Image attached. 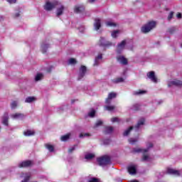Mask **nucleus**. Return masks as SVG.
<instances>
[{
  "instance_id": "f257e3e1",
  "label": "nucleus",
  "mask_w": 182,
  "mask_h": 182,
  "mask_svg": "<svg viewBox=\"0 0 182 182\" xmlns=\"http://www.w3.org/2000/svg\"><path fill=\"white\" fill-rule=\"evenodd\" d=\"M156 28V21H149L146 24L141 27V30L143 33H149L151 29Z\"/></svg>"
},
{
  "instance_id": "f03ea898",
  "label": "nucleus",
  "mask_w": 182,
  "mask_h": 182,
  "mask_svg": "<svg viewBox=\"0 0 182 182\" xmlns=\"http://www.w3.org/2000/svg\"><path fill=\"white\" fill-rule=\"evenodd\" d=\"M97 161L99 166H107V164H110V157L109 156L105 155L97 158Z\"/></svg>"
},
{
  "instance_id": "7ed1b4c3",
  "label": "nucleus",
  "mask_w": 182,
  "mask_h": 182,
  "mask_svg": "<svg viewBox=\"0 0 182 182\" xmlns=\"http://www.w3.org/2000/svg\"><path fill=\"white\" fill-rule=\"evenodd\" d=\"M58 5H60L59 1H53V3L47 1L44 6V9L46 11H52V9L56 8Z\"/></svg>"
},
{
  "instance_id": "20e7f679",
  "label": "nucleus",
  "mask_w": 182,
  "mask_h": 182,
  "mask_svg": "<svg viewBox=\"0 0 182 182\" xmlns=\"http://www.w3.org/2000/svg\"><path fill=\"white\" fill-rule=\"evenodd\" d=\"M87 71V68L85 65H81L79 70V75H78V80L83 79L85 77V75H86V72Z\"/></svg>"
},
{
  "instance_id": "39448f33",
  "label": "nucleus",
  "mask_w": 182,
  "mask_h": 182,
  "mask_svg": "<svg viewBox=\"0 0 182 182\" xmlns=\"http://www.w3.org/2000/svg\"><path fill=\"white\" fill-rule=\"evenodd\" d=\"M171 86H176L177 87H181L182 81L177 79H174L171 81H169L168 83V87H171Z\"/></svg>"
},
{
  "instance_id": "423d86ee",
  "label": "nucleus",
  "mask_w": 182,
  "mask_h": 182,
  "mask_svg": "<svg viewBox=\"0 0 182 182\" xmlns=\"http://www.w3.org/2000/svg\"><path fill=\"white\" fill-rule=\"evenodd\" d=\"M146 76L148 79H150V80H151V82H153L154 83H157V77L156 76V73H154V71L148 72L146 73Z\"/></svg>"
},
{
  "instance_id": "0eeeda50",
  "label": "nucleus",
  "mask_w": 182,
  "mask_h": 182,
  "mask_svg": "<svg viewBox=\"0 0 182 182\" xmlns=\"http://www.w3.org/2000/svg\"><path fill=\"white\" fill-rule=\"evenodd\" d=\"M100 46H103V48H109V46H112L113 43L110 41H106L105 38L101 37L100 39Z\"/></svg>"
},
{
  "instance_id": "6e6552de",
  "label": "nucleus",
  "mask_w": 182,
  "mask_h": 182,
  "mask_svg": "<svg viewBox=\"0 0 182 182\" xmlns=\"http://www.w3.org/2000/svg\"><path fill=\"white\" fill-rule=\"evenodd\" d=\"M151 147H153V144L149 143L147 149H143L141 148H137V149H134L133 151H134V153H141V151H143L144 153H147L149 151V150H150V149H151Z\"/></svg>"
},
{
  "instance_id": "1a4fd4ad",
  "label": "nucleus",
  "mask_w": 182,
  "mask_h": 182,
  "mask_svg": "<svg viewBox=\"0 0 182 182\" xmlns=\"http://www.w3.org/2000/svg\"><path fill=\"white\" fill-rule=\"evenodd\" d=\"M31 166H32V161L31 160L23 161L18 164L19 168L31 167Z\"/></svg>"
},
{
  "instance_id": "9d476101",
  "label": "nucleus",
  "mask_w": 182,
  "mask_h": 182,
  "mask_svg": "<svg viewBox=\"0 0 182 182\" xmlns=\"http://www.w3.org/2000/svg\"><path fill=\"white\" fill-rule=\"evenodd\" d=\"M85 6L81 4L79 6H75L74 7V12L75 14H82V12H85Z\"/></svg>"
},
{
  "instance_id": "9b49d317",
  "label": "nucleus",
  "mask_w": 182,
  "mask_h": 182,
  "mask_svg": "<svg viewBox=\"0 0 182 182\" xmlns=\"http://www.w3.org/2000/svg\"><path fill=\"white\" fill-rule=\"evenodd\" d=\"M11 117L14 119H21V120H23L25 114L19 112H16L15 114H12L11 115Z\"/></svg>"
},
{
  "instance_id": "f8f14e48",
  "label": "nucleus",
  "mask_w": 182,
  "mask_h": 182,
  "mask_svg": "<svg viewBox=\"0 0 182 182\" xmlns=\"http://www.w3.org/2000/svg\"><path fill=\"white\" fill-rule=\"evenodd\" d=\"M94 28L95 31H99L102 28V22L100 18H95L94 23Z\"/></svg>"
},
{
  "instance_id": "ddd939ff",
  "label": "nucleus",
  "mask_w": 182,
  "mask_h": 182,
  "mask_svg": "<svg viewBox=\"0 0 182 182\" xmlns=\"http://www.w3.org/2000/svg\"><path fill=\"white\" fill-rule=\"evenodd\" d=\"M124 46H126V41L124 40L119 44L117 45V53H120V52H122V50L124 49Z\"/></svg>"
},
{
  "instance_id": "4468645a",
  "label": "nucleus",
  "mask_w": 182,
  "mask_h": 182,
  "mask_svg": "<svg viewBox=\"0 0 182 182\" xmlns=\"http://www.w3.org/2000/svg\"><path fill=\"white\" fill-rule=\"evenodd\" d=\"M117 59L119 63H122V65H127L128 63L127 58H124L123 55H119Z\"/></svg>"
},
{
  "instance_id": "2eb2a0df",
  "label": "nucleus",
  "mask_w": 182,
  "mask_h": 182,
  "mask_svg": "<svg viewBox=\"0 0 182 182\" xmlns=\"http://www.w3.org/2000/svg\"><path fill=\"white\" fill-rule=\"evenodd\" d=\"M167 173L168 174H173V176H177L178 177L180 176V171L173 168H168Z\"/></svg>"
},
{
  "instance_id": "dca6fc26",
  "label": "nucleus",
  "mask_w": 182,
  "mask_h": 182,
  "mask_svg": "<svg viewBox=\"0 0 182 182\" xmlns=\"http://www.w3.org/2000/svg\"><path fill=\"white\" fill-rule=\"evenodd\" d=\"M167 173L168 174H173V176H177L178 177L180 176V171L173 168H168Z\"/></svg>"
},
{
  "instance_id": "f3484780",
  "label": "nucleus",
  "mask_w": 182,
  "mask_h": 182,
  "mask_svg": "<svg viewBox=\"0 0 182 182\" xmlns=\"http://www.w3.org/2000/svg\"><path fill=\"white\" fill-rule=\"evenodd\" d=\"M23 135L26 137H29L30 136H35V132L33 130L27 129L23 132Z\"/></svg>"
},
{
  "instance_id": "a211bd4d",
  "label": "nucleus",
  "mask_w": 182,
  "mask_h": 182,
  "mask_svg": "<svg viewBox=\"0 0 182 182\" xmlns=\"http://www.w3.org/2000/svg\"><path fill=\"white\" fill-rule=\"evenodd\" d=\"M9 120V117L8 115V113H5L4 117H3V121H2L3 124H4V126H8Z\"/></svg>"
},
{
  "instance_id": "6ab92c4d",
  "label": "nucleus",
  "mask_w": 182,
  "mask_h": 182,
  "mask_svg": "<svg viewBox=\"0 0 182 182\" xmlns=\"http://www.w3.org/2000/svg\"><path fill=\"white\" fill-rule=\"evenodd\" d=\"M128 172L129 174H136L137 173V170L136 169V166H130L128 167Z\"/></svg>"
},
{
  "instance_id": "aec40b11",
  "label": "nucleus",
  "mask_w": 182,
  "mask_h": 182,
  "mask_svg": "<svg viewBox=\"0 0 182 182\" xmlns=\"http://www.w3.org/2000/svg\"><path fill=\"white\" fill-rule=\"evenodd\" d=\"M48 48H49V44H45L44 43H43L41 44V52L43 53H46V52H48Z\"/></svg>"
},
{
  "instance_id": "412c9836",
  "label": "nucleus",
  "mask_w": 182,
  "mask_h": 182,
  "mask_svg": "<svg viewBox=\"0 0 182 182\" xmlns=\"http://www.w3.org/2000/svg\"><path fill=\"white\" fill-rule=\"evenodd\" d=\"M113 133V127H105V134H110Z\"/></svg>"
},
{
  "instance_id": "4be33fe9",
  "label": "nucleus",
  "mask_w": 182,
  "mask_h": 182,
  "mask_svg": "<svg viewBox=\"0 0 182 182\" xmlns=\"http://www.w3.org/2000/svg\"><path fill=\"white\" fill-rule=\"evenodd\" d=\"M65 10V6H61L60 8L57 9V16H60L63 14V11Z\"/></svg>"
},
{
  "instance_id": "5701e85b",
  "label": "nucleus",
  "mask_w": 182,
  "mask_h": 182,
  "mask_svg": "<svg viewBox=\"0 0 182 182\" xmlns=\"http://www.w3.org/2000/svg\"><path fill=\"white\" fill-rule=\"evenodd\" d=\"M36 100V97H28L26 100L25 102L26 103H32L33 102H35Z\"/></svg>"
},
{
  "instance_id": "b1692460",
  "label": "nucleus",
  "mask_w": 182,
  "mask_h": 182,
  "mask_svg": "<svg viewBox=\"0 0 182 182\" xmlns=\"http://www.w3.org/2000/svg\"><path fill=\"white\" fill-rule=\"evenodd\" d=\"M144 122H145L144 118L141 119L135 126V129H139L140 126H143V124H144Z\"/></svg>"
},
{
  "instance_id": "393cba45",
  "label": "nucleus",
  "mask_w": 182,
  "mask_h": 182,
  "mask_svg": "<svg viewBox=\"0 0 182 182\" xmlns=\"http://www.w3.org/2000/svg\"><path fill=\"white\" fill-rule=\"evenodd\" d=\"M69 139H70V134H67L64 136H62L60 138V140H61V141H68V140H69Z\"/></svg>"
},
{
  "instance_id": "a878e982",
  "label": "nucleus",
  "mask_w": 182,
  "mask_h": 182,
  "mask_svg": "<svg viewBox=\"0 0 182 182\" xmlns=\"http://www.w3.org/2000/svg\"><path fill=\"white\" fill-rule=\"evenodd\" d=\"M144 93H146V90H139L138 91H134L133 95L134 96H139V95H144Z\"/></svg>"
},
{
  "instance_id": "bb28decb",
  "label": "nucleus",
  "mask_w": 182,
  "mask_h": 182,
  "mask_svg": "<svg viewBox=\"0 0 182 182\" xmlns=\"http://www.w3.org/2000/svg\"><path fill=\"white\" fill-rule=\"evenodd\" d=\"M113 83H122L124 82V79L123 77H118L114 80H112Z\"/></svg>"
},
{
  "instance_id": "cd10ccee",
  "label": "nucleus",
  "mask_w": 182,
  "mask_h": 182,
  "mask_svg": "<svg viewBox=\"0 0 182 182\" xmlns=\"http://www.w3.org/2000/svg\"><path fill=\"white\" fill-rule=\"evenodd\" d=\"M105 110H107L108 112H112V110H114L116 109V107L114 105H107L105 106Z\"/></svg>"
},
{
  "instance_id": "c85d7f7f",
  "label": "nucleus",
  "mask_w": 182,
  "mask_h": 182,
  "mask_svg": "<svg viewBox=\"0 0 182 182\" xmlns=\"http://www.w3.org/2000/svg\"><path fill=\"white\" fill-rule=\"evenodd\" d=\"M141 153H144L143 154V156H142V161H148L150 159V157L149 156V155H146L144 151H141Z\"/></svg>"
},
{
  "instance_id": "c756f323",
  "label": "nucleus",
  "mask_w": 182,
  "mask_h": 182,
  "mask_svg": "<svg viewBox=\"0 0 182 182\" xmlns=\"http://www.w3.org/2000/svg\"><path fill=\"white\" fill-rule=\"evenodd\" d=\"M117 96V94L116 92H110L109 95H108V98L109 99H116Z\"/></svg>"
},
{
  "instance_id": "7c9ffc66",
  "label": "nucleus",
  "mask_w": 182,
  "mask_h": 182,
  "mask_svg": "<svg viewBox=\"0 0 182 182\" xmlns=\"http://www.w3.org/2000/svg\"><path fill=\"white\" fill-rule=\"evenodd\" d=\"M134 127H129V129H127L124 133L123 136H127L128 134H130V132L132 130H133Z\"/></svg>"
},
{
  "instance_id": "2f4dec72",
  "label": "nucleus",
  "mask_w": 182,
  "mask_h": 182,
  "mask_svg": "<svg viewBox=\"0 0 182 182\" xmlns=\"http://www.w3.org/2000/svg\"><path fill=\"white\" fill-rule=\"evenodd\" d=\"M46 149H48V150H49L50 152L54 151H55V147H53V145H50V144H46Z\"/></svg>"
},
{
  "instance_id": "473e14b6",
  "label": "nucleus",
  "mask_w": 182,
  "mask_h": 182,
  "mask_svg": "<svg viewBox=\"0 0 182 182\" xmlns=\"http://www.w3.org/2000/svg\"><path fill=\"white\" fill-rule=\"evenodd\" d=\"M42 77H43V74L42 73H38L36 75V77H35V80L36 82L41 80V79H42Z\"/></svg>"
},
{
  "instance_id": "72a5a7b5",
  "label": "nucleus",
  "mask_w": 182,
  "mask_h": 182,
  "mask_svg": "<svg viewBox=\"0 0 182 182\" xmlns=\"http://www.w3.org/2000/svg\"><path fill=\"white\" fill-rule=\"evenodd\" d=\"M94 157H95V154H88L85 155V159H86V160H92V159H93Z\"/></svg>"
},
{
  "instance_id": "f704fd0d",
  "label": "nucleus",
  "mask_w": 182,
  "mask_h": 182,
  "mask_svg": "<svg viewBox=\"0 0 182 182\" xmlns=\"http://www.w3.org/2000/svg\"><path fill=\"white\" fill-rule=\"evenodd\" d=\"M132 109H133L135 112H137V111L140 110V105H139V104H134V105L132 106Z\"/></svg>"
},
{
  "instance_id": "c9c22d12",
  "label": "nucleus",
  "mask_w": 182,
  "mask_h": 182,
  "mask_svg": "<svg viewBox=\"0 0 182 182\" xmlns=\"http://www.w3.org/2000/svg\"><path fill=\"white\" fill-rule=\"evenodd\" d=\"M106 25H107V26H114V27L117 26V24L116 23H113L112 21H107L106 23Z\"/></svg>"
},
{
  "instance_id": "e433bc0d",
  "label": "nucleus",
  "mask_w": 182,
  "mask_h": 182,
  "mask_svg": "<svg viewBox=\"0 0 182 182\" xmlns=\"http://www.w3.org/2000/svg\"><path fill=\"white\" fill-rule=\"evenodd\" d=\"M119 32L120 31L119 30H115V31H112V36L113 38H117V35H118V33H119Z\"/></svg>"
},
{
  "instance_id": "4c0bfd02",
  "label": "nucleus",
  "mask_w": 182,
  "mask_h": 182,
  "mask_svg": "<svg viewBox=\"0 0 182 182\" xmlns=\"http://www.w3.org/2000/svg\"><path fill=\"white\" fill-rule=\"evenodd\" d=\"M18 106V102L16 101H13L11 104V109H16Z\"/></svg>"
},
{
  "instance_id": "58836bf2",
  "label": "nucleus",
  "mask_w": 182,
  "mask_h": 182,
  "mask_svg": "<svg viewBox=\"0 0 182 182\" xmlns=\"http://www.w3.org/2000/svg\"><path fill=\"white\" fill-rule=\"evenodd\" d=\"M168 32L173 35L176 32V27H171L168 29Z\"/></svg>"
},
{
  "instance_id": "ea45409f",
  "label": "nucleus",
  "mask_w": 182,
  "mask_h": 182,
  "mask_svg": "<svg viewBox=\"0 0 182 182\" xmlns=\"http://www.w3.org/2000/svg\"><path fill=\"white\" fill-rule=\"evenodd\" d=\"M174 16V12L171 11L168 16V21H170L171 19H173V17Z\"/></svg>"
},
{
  "instance_id": "a19ab883",
  "label": "nucleus",
  "mask_w": 182,
  "mask_h": 182,
  "mask_svg": "<svg viewBox=\"0 0 182 182\" xmlns=\"http://www.w3.org/2000/svg\"><path fill=\"white\" fill-rule=\"evenodd\" d=\"M69 63H70V65H76V63H77V62L76 61V59H75V58H70Z\"/></svg>"
},
{
  "instance_id": "79ce46f5",
  "label": "nucleus",
  "mask_w": 182,
  "mask_h": 182,
  "mask_svg": "<svg viewBox=\"0 0 182 182\" xmlns=\"http://www.w3.org/2000/svg\"><path fill=\"white\" fill-rule=\"evenodd\" d=\"M111 122H112V123H116V122L119 123V122H120V119H119V117H114L111 119Z\"/></svg>"
},
{
  "instance_id": "37998d69",
  "label": "nucleus",
  "mask_w": 182,
  "mask_h": 182,
  "mask_svg": "<svg viewBox=\"0 0 182 182\" xmlns=\"http://www.w3.org/2000/svg\"><path fill=\"white\" fill-rule=\"evenodd\" d=\"M95 114H96V111H95L94 109H92L90 112H89L88 115L90 116V117H93L95 116Z\"/></svg>"
},
{
  "instance_id": "c03bdc74",
  "label": "nucleus",
  "mask_w": 182,
  "mask_h": 182,
  "mask_svg": "<svg viewBox=\"0 0 182 182\" xmlns=\"http://www.w3.org/2000/svg\"><path fill=\"white\" fill-rule=\"evenodd\" d=\"M137 140L136 139H134L133 138H131L129 139V142L131 144H134V143H136Z\"/></svg>"
},
{
  "instance_id": "a18cd8bd",
  "label": "nucleus",
  "mask_w": 182,
  "mask_h": 182,
  "mask_svg": "<svg viewBox=\"0 0 182 182\" xmlns=\"http://www.w3.org/2000/svg\"><path fill=\"white\" fill-rule=\"evenodd\" d=\"M89 136H90V134L89 133H85V134H80V137L82 138V137H89Z\"/></svg>"
},
{
  "instance_id": "49530a36",
  "label": "nucleus",
  "mask_w": 182,
  "mask_h": 182,
  "mask_svg": "<svg viewBox=\"0 0 182 182\" xmlns=\"http://www.w3.org/2000/svg\"><path fill=\"white\" fill-rule=\"evenodd\" d=\"M31 180V176H27L24 178V179L21 182H28Z\"/></svg>"
},
{
  "instance_id": "de8ad7c7",
  "label": "nucleus",
  "mask_w": 182,
  "mask_h": 182,
  "mask_svg": "<svg viewBox=\"0 0 182 182\" xmlns=\"http://www.w3.org/2000/svg\"><path fill=\"white\" fill-rule=\"evenodd\" d=\"M110 103H112V100L110 98H109V97H107V98L105 100V104L110 105Z\"/></svg>"
},
{
  "instance_id": "09e8293b",
  "label": "nucleus",
  "mask_w": 182,
  "mask_h": 182,
  "mask_svg": "<svg viewBox=\"0 0 182 182\" xmlns=\"http://www.w3.org/2000/svg\"><path fill=\"white\" fill-rule=\"evenodd\" d=\"M89 182H99V179L97 178H91Z\"/></svg>"
},
{
  "instance_id": "8fccbe9b",
  "label": "nucleus",
  "mask_w": 182,
  "mask_h": 182,
  "mask_svg": "<svg viewBox=\"0 0 182 182\" xmlns=\"http://www.w3.org/2000/svg\"><path fill=\"white\" fill-rule=\"evenodd\" d=\"M110 139H105L103 143L105 146H107L108 144H110Z\"/></svg>"
},
{
  "instance_id": "3c124183",
  "label": "nucleus",
  "mask_w": 182,
  "mask_h": 182,
  "mask_svg": "<svg viewBox=\"0 0 182 182\" xmlns=\"http://www.w3.org/2000/svg\"><path fill=\"white\" fill-rule=\"evenodd\" d=\"M99 63H100L99 60H97V58H95V63H94V66H99Z\"/></svg>"
},
{
  "instance_id": "603ef678",
  "label": "nucleus",
  "mask_w": 182,
  "mask_h": 182,
  "mask_svg": "<svg viewBox=\"0 0 182 182\" xmlns=\"http://www.w3.org/2000/svg\"><path fill=\"white\" fill-rule=\"evenodd\" d=\"M75 146H76V145H74V146H73L68 149V153H73V151H75Z\"/></svg>"
},
{
  "instance_id": "864d4df0",
  "label": "nucleus",
  "mask_w": 182,
  "mask_h": 182,
  "mask_svg": "<svg viewBox=\"0 0 182 182\" xmlns=\"http://www.w3.org/2000/svg\"><path fill=\"white\" fill-rule=\"evenodd\" d=\"M103 124V122H102L101 120H99L96 123V126H102Z\"/></svg>"
},
{
  "instance_id": "5fc2aeb1",
  "label": "nucleus",
  "mask_w": 182,
  "mask_h": 182,
  "mask_svg": "<svg viewBox=\"0 0 182 182\" xmlns=\"http://www.w3.org/2000/svg\"><path fill=\"white\" fill-rule=\"evenodd\" d=\"M102 54H100V55H98L96 58H95V59H97L98 60H100L101 59H102Z\"/></svg>"
},
{
  "instance_id": "6e6d98bb",
  "label": "nucleus",
  "mask_w": 182,
  "mask_h": 182,
  "mask_svg": "<svg viewBox=\"0 0 182 182\" xmlns=\"http://www.w3.org/2000/svg\"><path fill=\"white\" fill-rule=\"evenodd\" d=\"M9 4H16V0H7Z\"/></svg>"
},
{
  "instance_id": "4d7b16f0",
  "label": "nucleus",
  "mask_w": 182,
  "mask_h": 182,
  "mask_svg": "<svg viewBox=\"0 0 182 182\" xmlns=\"http://www.w3.org/2000/svg\"><path fill=\"white\" fill-rule=\"evenodd\" d=\"M176 17L178 18V19H181V18H182L181 13H178L176 15Z\"/></svg>"
},
{
  "instance_id": "13d9d810",
  "label": "nucleus",
  "mask_w": 182,
  "mask_h": 182,
  "mask_svg": "<svg viewBox=\"0 0 182 182\" xmlns=\"http://www.w3.org/2000/svg\"><path fill=\"white\" fill-rule=\"evenodd\" d=\"M19 16H21V14H19V13H16L14 15V18H19Z\"/></svg>"
},
{
  "instance_id": "bf43d9fd",
  "label": "nucleus",
  "mask_w": 182,
  "mask_h": 182,
  "mask_svg": "<svg viewBox=\"0 0 182 182\" xmlns=\"http://www.w3.org/2000/svg\"><path fill=\"white\" fill-rule=\"evenodd\" d=\"M96 0H89V2L90 3V4H92V2H95Z\"/></svg>"
},
{
  "instance_id": "052dcab7",
  "label": "nucleus",
  "mask_w": 182,
  "mask_h": 182,
  "mask_svg": "<svg viewBox=\"0 0 182 182\" xmlns=\"http://www.w3.org/2000/svg\"><path fill=\"white\" fill-rule=\"evenodd\" d=\"M71 103H75V100H72Z\"/></svg>"
},
{
  "instance_id": "680f3d73",
  "label": "nucleus",
  "mask_w": 182,
  "mask_h": 182,
  "mask_svg": "<svg viewBox=\"0 0 182 182\" xmlns=\"http://www.w3.org/2000/svg\"><path fill=\"white\" fill-rule=\"evenodd\" d=\"M48 72H50V70H48Z\"/></svg>"
},
{
  "instance_id": "e2e57ef3",
  "label": "nucleus",
  "mask_w": 182,
  "mask_h": 182,
  "mask_svg": "<svg viewBox=\"0 0 182 182\" xmlns=\"http://www.w3.org/2000/svg\"><path fill=\"white\" fill-rule=\"evenodd\" d=\"M0 130H1V127H0Z\"/></svg>"
}]
</instances>
